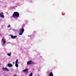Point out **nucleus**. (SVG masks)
I'll return each mask as SVG.
<instances>
[{"instance_id": "obj_17", "label": "nucleus", "mask_w": 76, "mask_h": 76, "mask_svg": "<svg viewBox=\"0 0 76 76\" xmlns=\"http://www.w3.org/2000/svg\"><path fill=\"white\" fill-rule=\"evenodd\" d=\"M29 37H31V36H29Z\"/></svg>"}, {"instance_id": "obj_7", "label": "nucleus", "mask_w": 76, "mask_h": 76, "mask_svg": "<svg viewBox=\"0 0 76 76\" xmlns=\"http://www.w3.org/2000/svg\"><path fill=\"white\" fill-rule=\"evenodd\" d=\"M2 70H6V71H9V70H8V69L7 68H5L4 67H3L2 69Z\"/></svg>"}, {"instance_id": "obj_6", "label": "nucleus", "mask_w": 76, "mask_h": 76, "mask_svg": "<svg viewBox=\"0 0 76 76\" xmlns=\"http://www.w3.org/2000/svg\"><path fill=\"white\" fill-rule=\"evenodd\" d=\"M8 67H12V66H13V65L11 64H8Z\"/></svg>"}, {"instance_id": "obj_3", "label": "nucleus", "mask_w": 76, "mask_h": 76, "mask_svg": "<svg viewBox=\"0 0 76 76\" xmlns=\"http://www.w3.org/2000/svg\"><path fill=\"white\" fill-rule=\"evenodd\" d=\"M34 63V62H32V61H28L27 62V65H29V64H33Z\"/></svg>"}, {"instance_id": "obj_16", "label": "nucleus", "mask_w": 76, "mask_h": 76, "mask_svg": "<svg viewBox=\"0 0 76 76\" xmlns=\"http://www.w3.org/2000/svg\"><path fill=\"white\" fill-rule=\"evenodd\" d=\"M15 62H13V64H15Z\"/></svg>"}, {"instance_id": "obj_8", "label": "nucleus", "mask_w": 76, "mask_h": 76, "mask_svg": "<svg viewBox=\"0 0 76 76\" xmlns=\"http://www.w3.org/2000/svg\"><path fill=\"white\" fill-rule=\"evenodd\" d=\"M23 71L24 72H27L28 71V68L26 69L25 70H24Z\"/></svg>"}, {"instance_id": "obj_12", "label": "nucleus", "mask_w": 76, "mask_h": 76, "mask_svg": "<svg viewBox=\"0 0 76 76\" xmlns=\"http://www.w3.org/2000/svg\"><path fill=\"white\" fill-rule=\"evenodd\" d=\"M3 44H5V43H6V40H4V41H3Z\"/></svg>"}, {"instance_id": "obj_2", "label": "nucleus", "mask_w": 76, "mask_h": 76, "mask_svg": "<svg viewBox=\"0 0 76 76\" xmlns=\"http://www.w3.org/2000/svg\"><path fill=\"white\" fill-rule=\"evenodd\" d=\"M24 31H25L24 28H22L21 29V30L20 31V33L19 34V35H22L23 34V33Z\"/></svg>"}, {"instance_id": "obj_1", "label": "nucleus", "mask_w": 76, "mask_h": 76, "mask_svg": "<svg viewBox=\"0 0 76 76\" xmlns=\"http://www.w3.org/2000/svg\"><path fill=\"white\" fill-rule=\"evenodd\" d=\"M19 16V13L18 12H14L12 15V17L15 18H18Z\"/></svg>"}, {"instance_id": "obj_4", "label": "nucleus", "mask_w": 76, "mask_h": 76, "mask_svg": "<svg viewBox=\"0 0 76 76\" xmlns=\"http://www.w3.org/2000/svg\"><path fill=\"white\" fill-rule=\"evenodd\" d=\"M10 36L12 39H15L16 38H17V36H13L12 35H11Z\"/></svg>"}, {"instance_id": "obj_13", "label": "nucleus", "mask_w": 76, "mask_h": 76, "mask_svg": "<svg viewBox=\"0 0 76 76\" xmlns=\"http://www.w3.org/2000/svg\"><path fill=\"white\" fill-rule=\"evenodd\" d=\"M18 60H16V62H15V63L18 64Z\"/></svg>"}, {"instance_id": "obj_11", "label": "nucleus", "mask_w": 76, "mask_h": 76, "mask_svg": "<svg viewBox=\"0 0 76 76\" xmlns=\"http://www.w3.org/2000/svg\"><path fill=\"white\" fill-rule=\"evenodd\" d=\"M7 55L8 56H11V53H8Z\"/></svg>"}, {"instance_id": "obj_5", "label": "nucleus", "mask_w": 76, "mask_h": 76, "mask_svg": "<svg viewBox=\"0 0 76 76\" xmlns=\"http://www.w3.org/2000/svg\"><path fill=\"white\" fill-rule=\"evenodd\" d=\"M0 16L1 18H4V15H3V12H2L0 14Z\"/></svg>"}, {"instance_id": "obj_9", "label": "nucleus", "mask_w": 76, "mask_h": 76, "mask_svg": "<svg viewBox=\"0 0 76 76\" xmlns=\"http://www.w3.org/2000/svg\"><path fill=\"white\" fill-rule=\"evenodd\" d=\"M49 76H53V73L51 72L50 73V74L49 75Z\"/></svg>"}, {"instance_id": "obj_15", "label": "nucleus", "mask_w": 76, "mask_h": 76, "mask_svg": "<svg viewBox=\"0 0 76 76\" xmlns=\"http://www.w3.org/2000/svg\"><path fill=\"white\" fill-rule=\"evenodd\" d=\"M2 41H3V39H2Z\"/></svg>"}, {"instance_id": "obj_14", "label": "nucleus", "mask_w": 76, "mask_h": 76, "mask_svg": "<svg viewBox=\"0 0 76 76\" xmlns=\"http://www.w3.org/2000/svg\"><path fill=\"white\" fill-rule=\"evenodd\" d=\"M10 27V25H9V26H8V28H9Z\"/></svg>"}, {"instance_id": "obj_18", "label": "nucleus", "mask_w": 76, "mask_h": 76, "mask_svg": "<svg viewBox=\"0 0 76 76\" xmlns=\"http://www.w3.org/2000/svg\"><path fill=\"white\" fill-rule=\"evenodd\" d=\"M0 65H1V64H0Z\"/></svg>"}, {"instance_id": "obj_10", "label": "nucleus", "mask_w": 76, "mask_h": 76, "mask_svg": "<svg viewBox=\"0 0 76 76\" xmlns=\"http://www.w3.org/2000/svg\"><path fill=\"white\" fill-rule=\"evenodd\" d=\"M15 66L16 67H18V64L17 63H15Z\"/></svg>"}]
</instances>
